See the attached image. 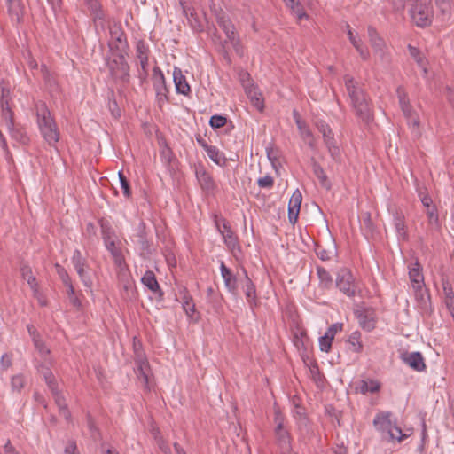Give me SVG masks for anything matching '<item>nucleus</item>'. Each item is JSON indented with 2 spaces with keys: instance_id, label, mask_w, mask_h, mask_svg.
Returning a JSON list of instances; mask_svg holds the SVG:
<instances>
[{
  "instance_id": "1",
  "label": "nucleus",
  "mask_w": 454,
  "mask_h": 454,
  "mask_svg": "<svg viewBox=\"0 0 454 454\" xmlns=\"http://www.w3.org/2000/svg\"><path fill=\"white\" fill-rule=\"evenodd\" d=\"M343 80L356 116L364 123L369 124L373 121V112L371 99L365 92L364 85L349 74H346Z\"/></svg>"
},
{
  "instance_id": "2",
  "label": "nucleus",
  "mask_w": 454,
  "mask_h": 454,
  "mask_svg": "<svg viewBox=\"0 0 454 454\" xmlns=\"http://www.w3.org/2000/svg\"><path fill=\"white\" fill-rule=\"evenodd\" d=\"M35 113L37 124L43 139L50 145H55L59 140V131L46 104L43 101L36 102Z\"/></svg>"
},
{
  "instance_id": "3",
  "label": "nucleus",
  "mask_w": 454,
  "mask_h": 454,
  "mask_svg": "<svg viewBox=\"0 0 454 454\" xmlns=\"http://www.w3.org/2000/svg\"><path fill=\"white\" fill-rule=\"evenodd\" d=\"M392 417L393 414L390 411H379L373 419V426L384 440L388 442L396 440L400 442L406 438V434L403 433L396 425V420Z\"/></svg>"
},
{
  "instance_id": "4",
  "label": "nucleus",
  "mask_w": 454,
  "mask_h": 454,
  "mask_svg": "<svg viewBox=\"0 0 454 454\" xmlns=\"http://www.w3.org/2000/svg\"><path fill=\"white\" fill-rule=\"evenodd\" d=\"M127 55L128 52H109L105 59L110 76L116 83L122 85L129 84L130 82V67L126 60Z\"/></svg>"
},
{
  "instance_id": "5",
  "label": "nucleus",
  "mask_w": 454,
  "mask_h": 454,
  "mask_svg": "<svg viewBox=\"0 0 454 454\" xmlns=\"http://www.w3.org/2000/svg\"><path fill=\"white\" fill-rule=\"evenodd\" d=\"M335 285L342 294L349 298L355 297L359 288L351 270L346 267L339 270L336 276Z\"/></svg>"
},
{
  "instance_id": "6",
  "label": "nucleus",
  "mask_w": 454,
  "mask_h": 454,
  "mask_svg": "<svg viewBox=\"0 0 454 454\" xmlns=\"http://www.w3.org/2000/svg\"><path fill=\"white\" fill-rule=\"evenodd\" d=\"M110 40L107 43L109 52H128L127 35L121 22L114 21L109 25Z\"/></svg>"
},
{
  "instance_id": "7",
  "label": "nucleus",
  "mask_w": 454,
  "mask_h": 454,
  "mask_svg": "<svg viewBox=\"0 0 454 454\" xmlns=\"http://www.w3.org/2000/svg\"><path fill=\"white\" fill-rule=\"evenodd\" d=\"M45 381L51 390L52 395L55 399V403L59 407V414L66 419L69 420L71 419V413L67 409L65 398L59 394L58 390V383L55 377L52 374L51 371H46L44 373Z\"/></svg>"
},
{
  "instance_id": "8",
  "label": "nucleus",
  "mask_w": 454,
  "mask_h": 454,
  "mask_svg": "<svg viewBox=\"0 0 454 454\" xmlns=\"http://www.w3.org/2000/svg\"><path fill=\"white\" fill-rule=\"evenodd\" d=\"M413 22L419 27H426L431 25L433 20V10L426 4H415L410 10Z\"/></svg>"
},
{
  "instance_id": "9",
  "label": "nucleus",
  "mask_w": 454,
  "mask_h": 454,
  "mask_svg": "<svg viewBox=\"0 0 454 454\" xmlns=\"http://www.w3.org/2000/svg\"><path fill=\"white\" fill-rule=\"evenodd\" d=\"M275 441L283 454H290L293 450L292 437L289 430L279 421L274 429Z\"/></svg>"
},
{
  "instance_id": "10",
  "label": "nucleus",
  "mask_w": 454,
  "mask_h": 454,
  "mask_svg": "<svg viewBox=\"0 0 454 454\" xmlns=\"http://www.w3.org/2000/svg\"><path fill=\"white\" fill-rule=\"evenodd\" d=\"M215 19L218 26L222 28L226 35L224 43H230L239 37L234 24L231 22L229 16L222 10L215 13Z\"/></svg>"
},
{
  "instance_id": "11",
  "label": "nucleus",
  "mask_w": 454,
  "mask_h": 454,
  "mask_svg": "<svg viewBox=\"0 0 454 454\" xmlns=\"http://www.w3.org/2000/svg\"><path fill=\"white\" fill-rule=\"evenodd\" d=\"M195 176L201 190L204 192L210 194L215 191L216 184L213 179L212 175L207 172L202 165H200L196 168Z\"/></svg>"
},
{
  "instance_id": "12",
  "label": "nucleus",
  "mask_w": 454,
  "mask_h": 454,
  "mask_svg": "<svg viewBox=\"0 0 454 454\" xmlns=\"http://www.w3.org/2000/svg\"><path fill=\"white\" fill-rule=\"evenodd\" d=\"M136 237L139 245L140 255L144 258L150 256L153 254V248L151 242L147 239L146 227L143 221L138 223Z\"/></svg>"
},
{
  "instance_id": "13",
  "label": "nucleus",
  "mask_w": 454,
  "mask_h": 454,
  "mask_svg": "<svg viewBox=\"0 0 454 454\" xmlns=\"http://www.w3.org/2000/svg\"><path fill=\"white\" fill-rule=\"evenodd\" d=\"M8 128L9 133L14 140L22 144L27 145L29 143V137L27 135L24 128L20 126H16L13 121V115H10L8 117L4 118Z\"/></svg>"
},
{
  "instance_id": "14",
  "label": "nucleus",
  "mask_w": 454,
  "mask_h": 454,
  "mask_svg": "<svg viewBox=\"0 0 454 454\" xmlns=\"http://www.w3.org/2000/svg\"><path fill=\"white\" fill-rule=\"evenodd\" d=\"M242 271L244 274V281L242 282V289L245 293L246 299L250 308L253 309L255 306H257V294L255 285L253 283L251 278L248 277L247 272L245 268H242Z\"/></svg>"
},
{
  "instance_id": "15",
  "label": "nucleus",
  "mask_w": 454,
  "mask_h": 454,
  "mask_svg": "<svg viewBox=\"0 0 454 454\" xmlns=\"http://www.w3.org/2000/svg\"><path fill=\"white\" fill-rule=\"evenodd\" d=\"M220 270L222 278L224 280L226 289L234 296L239 294L238 277L234 275L231 269H229L223 262H221Z\"/></svg>"
},
{
  "instance_id": "16",
  "label": "nucleus",
  "mask_w": 454,
  "mask_h": 454,
  "mask_svg": "<svg viewBox=\"0 0 454 454\" xmlns=\"http://www.w3.org/2000/svg\"><path fill=\"white\" fill-rule=\"evenodd\" d=\"M220 221L223 223V230H221L218 220H215V226L217 230L221 232L228 248L234 249L239 244L238 237L232 231L229 222L225 218H221Z\"/></svg>"
},
{
  "instance_id": "17",
  "label": "nucleus",
  "mask_w": 454,
  "mask_h": 454,
  "mask_svg": "<svg viewBox=\"0 0 454 454\" xmlns=\"http://www.w3.org/2000/svg\"><path fill=\"white\" fill-rule=\"evenodd\" d=\"M301 201L302 194L297 189L293 192L288 203V220L292 224H295L298 220Z\"/></svg>"
},
{
  "instance_id": "18",
  "label": "nucleus",
  "mask_w": 454,
  "mask_h": 454,
  "mask_svg": "<svg viewBox=\"0 0 454 454\" xmlns=\"http://www.w3.org/2000/svg\"><path fill=\"white\" fill-rule=\"evenodd\" d=\"M141 282L153 294L156 295L158 301H162L164 293L161 290L155 274L153 270H146L141 278Z\"/></svg>"
},
{
  "instance_id": "19",
  "label": "nucleus",
  "mask_w": 454,
  "mask_h": 454,
  "mask_svg": "<svg viewBox=\"0 0 454 454\" xmlns=\"http://www.w3.org/2000/svg\"><path fill=\"white\" fill-rule=\"evenodd\" d=\"M400 359L411 369H426L424 358L420 352H402L400 354Z\"/></svg>"
},
{
  "instance_id": "20",
  "label": "nucleus",
  "mask_w": 454,
  "mask_h": 454,
  "mask_svg": "<svg viewBox=\"0 0 454 454\" xmlns=\"http://www.w3.org/2000/svg\"><path fill=\"white\" fill-rule=\"evenodd\" d=\"M372 310L369 309L361 310L357 309L355 311V315L360 326L367 332H371L375 328V320L372 317Z\"/></svg>"
},
{
  "instance_id": "21",
  "label": "nucleus",
  "mask_w": 454,
  "mask_h": 454,
  "mask_svg": "<svg viewBox=\"0 0 454 454\" xmlns=\"http://www.w3.org/2000/svg\"><path fill=\"white\" fill-rule=\"evenodd\" d=\"M173 79L176 86V91L178 94L184 96L189 95L191 92L190 85L188 84L185 76L178 67H175L173 71Z\"/></svg>"
},
{
  "instance_id": "22",
  "label": "nucleus",
  "mask_w": 454,
  "mask_h": 454,
  "mask_svg": "<svg viewBox=\"0 0 454 454\" xmlns=\"http://www.w3.org/2000/svg\"><path fill=\"white\" fill-rule=\"evenodd\" d=\"M245 92L252 105L260 112H262L264 110V99L258 87L254 84H250V86L246 88Z\"/></svg>"
},
{
  "instance_id": "23",
  "label": "nucleus",
  "mask_w": 454,
  "mask_h": 454,
  "mask_svg": "<svg viewBox=\"0 0 454 454\" xmlns=\"http://www.w3.org/2000/svg\"><path fill=\"white\" fill-rule=\"evenodd\" d=\"M315 253L322 261H329L333 256L337 255V245L334 239H332L327 247H324L318 243L315 245Z\"/></svg>"
},
{
  "instance_id": "24",
  "label": "nucleus",
  "mask_w": 454,
  "mask_h": 454,
  "mask_svg": "<svg viewBox=\"0 0 454 454\" xmlns=\"http://www.w3.org/2000/svg\"><path fill=\"white\" fill-rule=\"evenodd\" d=\"M310 164L312 167V171L314 175L317 177L322 187L326 189L327 191L331 190L332 183L328 179L327 176L325 173L324 168L316 160L314 157L310 159Z\"/></svg>"
},
{
  "instance_id": "25",
  "label": "nucleus",
  "mask_w": 454,
  "mask_h": 454,
  "mask_svg": "<svg viewBox=\"0 0 454 454\" xmlns=\"http://www.w3.org/2000/svg\"><path fill=\"white\" fill-rule=\"evenodd\" d=\"M8 3V12L12 21L20 23L23 20V4L20 0H6Z\"/></svg>"
},
{
  "instance_id": "26",
  "label": "nucleus",
  "mask_w": 454,
  "mask_h": 454,
  "mask_svg": "<svg viewBox=\"0 0 454 454\" xmlns=\"http://www.w3.org/2000/svg\"><path fill=\"white\" fill-rule=\"evenodd\" d=\"M356 389L364 395L368 393L374 394L380 391V383L378 380L372 379H364L358 382Z\"/></svg>"
},
{
  "instance_id": "27",
  "label": "nucleus",
  "mask_w": 454,
  "mask_h": 454,
  "mask_svg": "<svg viewBox=\"0 0 454 454\" xmlns=\"http://www.w3.org/2000/svg\"><path fill=\"white\" fill-rule=\"evenodd\" d=\"M409 278L411 282L413 285H425L424 283V275L422 273V266L419 262L418 260H416L409 267Z\"/></svg>"
},
{
  "instance_id": "28",
  "label": "nucleus",
  "mask_w": 454,
  "mask_h": 454,
  "mask_svg": "<svg viewBox=\"0 0 454 454\" xmlns=\"http://www.w3.org/2000/svg\"><path fill=\"white\" fill-rule=\"evenodd\" d=\"M182 307L184 310L185 314L190 319H194L195 321H198L200 317L198 316L196 318H194V316L196 314V307L193 302L192 297L188 294L187 290H184V295L182 297Z\"/></svg>"
},
{
  "instance_id": "29",
  "label": "nucleus",
  "mask_w": 454,
  "mask_h": 454,
  "mask_svg": "<svg viewBox=\"0 0 454 454\" xmlns=\"http://www.w3.org/2000/svg\"><path fill=\"white\" fill-rule=\"evenodd\" d=\"M412 287L415 294V299L419 303L420 308L427 309V305L430 304V294L428 290L425 287V285H413Z\"/></svg>"
},
{
  "instance_id": "30",
  "label": "nucleus",
  "mask_w": 454,
  "mask_h": 454,
  "mask_svg": "<svg viewBox=\"0 0 454 454\" xmlns=\"http://www.w3.org/2000/svg\"><path fill=\"white\" fill-rule=\"evenodd\" d=\"M437 18L442 22L450 20L451 17V5L450 0H435Z\"/></svg>"
},
{
  "instance_id": "31",
  "label": "nucleus",
  "mask_w": 454,
  "mask_h": 454,
  "mask_svg": "<svg viewBox=\"0 0 454 454\" xmlns=\"http://www.w3.org/2000/svg\"><path fill=\"white\" fill-rule=\"evenodd\" d=\"M207 301L211 304L212 309L215 312H219V310L223 307V305H222V301H223L222 294L217 293V292H215V290L212 286H209L207 289Z\"/></svg>"
},
{
  "instance_id": "32",
  "label": "nucleus",
  "mask_w": 454,
  "mask_h": 454,
  "mask_svg": "<svg viewBox=\"0 0 454 454\" xmlns=\"http://www.w3.org/2000/svg\"><path fill=\"white\" fill-rule=\"evenodd\" d=\"M368 35L370 37V42L372 43V48L374 49L376 53H379L381 57L383 56V46L384 41L379 36L375 28L369 27H368Z\"/></svg>"
},
{
  "instance_id": "33",
  "label": "nucleus",
  "mask_w": 454,
  "mask_h": 454,
  "mask_svg": "<svg viewBox=\"0 0 454 454\" xmlns=\"http://www.w3.org/2000/svg\"><path fill=\"white\" fill-rule=\"evenodd\" d=\"M394 225L395 231L398 234L399 239L403 240H406L408 239V234L406 231V224L404 220V215L400 213H395L394 215Z\"/></svg>"
},
{
  "instance_id": "34",
  "label": "nucleus",
  "mask_w": 454,
  "mask_h": 454,
  "mask_svg": "<svg viewBox=\"0 0 454 454\" xmlns=\"http://www.w3.org/2000/svg\"><path fill=\"white\" fill-rule=\"evenodd\" d=\"M107 99H108L107 106H108V109H109L112 116L114 119H119L121 117V108L118 106V103H117V100H116V97H115V93H114V90H112V89L108 90V91H107Z\"/></svg>"
},
{
  "instance_id": "35",
  "label": "nucleus",
  "mask_w": 454,
  "mask_h": 454,
  "mask_svg": "<svg viewBox=\"0 0 454 454\" xmlns=\"http://www.w3.org/2000/svg\"><path fill=\"white\" fill-rule=\"evenodd\" d=\"M1 99H0V105L3 110V118L8 117L10 115H13L12 111L10 107V90L5 87H2L1 90Z\"/></svg>"
},
{
  "instance_id": "36",
  "label": "nucleus",
  "mask_w": 454,
  "mask_h": 454,
  "mask_svg": "<svg viewBox=\"0 0 454 454\" xmlns=\"http://www.w3.org/2000/svg\"><path fill=\"white\" fill-rule=\"evenodd\" d=\"M285 3L286 6L291 9L292 13L295 15L298 20L309 18L308 14L304 11L303 5L299 0H285Z\"/></svg>"
},
{
  "instance_id": "37",
  "label": "nucleus",
  "mask_w": 454,
  "mask_h": 454,
  "mask_svg": "<svg viewBox=\"0 0 454 454\" xmlns=\"http://www.w3.org/2000/svg\"><path fill=\"white\" fill-rule=\"evenodd\" d=\"M206 152L209 159L218 166L223 167L226 164L227 160L223 153L220 152L216 146L210 145Z\"/></svg>"
},
{
  "instance_id": "38",
  "label": "nucleus",
  "mask_w": 454,
  "mask_h": 454,
  "mask_svg": "<svg viewBox=\"0 0 454 454\" xmlns=\"http://www.w3.org/2000/svg\"><path fill=\"white\" fill-rule=\"evenodd\" d=\"M20 273L22 278L27 280L31 289L36 292L38 288V284L35 277L33 275L31 267L27 264L22 265L20 267Z\"/></svg>"
},
{
  "instance_id": "39",
  "label": "nucleus",
  "mask_w": 454,
  "mask_h": 454,
  "mask_svg": "<svg viewBox=\"0 0 454 454\" xmlns=\"http://www.w3.org/2000/svg\"><path fill=\"white\" fill-rule=\"evenodd\" d=\"M317 273L320 280V286L324 288H330L333 285L331 274L322 266H317Z\"/></svg>"
},
{
  "instance_id": "40",
  "label": "nucleus",
  "mask_w": 454,
  "mask_h": 454,
  "mask_svg": "<svg viewBox=\"0 0 454 454\" xmlns=\"http://www.w3.org/2000/svg\"><path fill=\"white\" fill-rule=\"evenodd\" d=\"M318 131L322 133L325 144L334 140V134L330 126L324 121H319L316 124Z\"/></svg>"
},
{
  "instance_id": "41",
  "label": "nucleus",
  "mask_w": 454,
  "mask_h": 454,
  "mask_svg": "<svg viewBox=\"0 0 454 454\" xmlns=\"http://www.w3.org/2000/svg\"><path fill=\"white\" fill-rule=\"evenodd\" d=\"M296 415L299 417V421H298V427H299V430L302 433V434H309L310 433V428L309 427V419L308 418L305 416V413L303 411V409L300 406H296Z\"/></svg>"
},
{
  "instance_id": "42",
  "label": "nucleus",
  "mask_w": 454,
  "mask_h": 454,
  "mask_svg": "<svg viewBox=\"0 0 454 454\" xmlns=\"http://www.w3.org/2000/svg\"><path fill=\"white\" fill-rule=\"evenodd\" d=\"M348 38H349L351 43L353 44V46L359 52L361 58L363 59L366 60L368 59V57H369V51H367V49L363 46V44L360 42V40H357L354 36L353 33L350 30L348 32Z\"/></svg>"
},
{
  "instance_id": "43",
  "label": "nucleus",
  "mask_w": 454,
  "mask_h": 454,
  "mask_svg": "<svg viewBox=\"0 0 454 454\" xmlns=\"http://www.w3.org/2000/svg\"><path fill=\"white\" fill-rule=\"evenodd\" d=\"M98 223H99V225L101 228L102 238L104 239V242H106V240L113 239L114 231L110 223L104 218L100 219L98 221Z\"/></svg>"
},
{
  "instance_id": "44",
  "label": "nucleus",
  "mask_w": 454,
  "mask_h": 454,
  "mask_svg": "<svg viewBox=\"0 0 454 454\" xmlns=\"http://www.w3.org/2000/svg\"><path fill=\"white\" fill-rule=\"evenodd\" d=\"M66 287L69 302L72 304L74 308H75L77 310H80L82 309V301L78 295L76 294L73 284L67 286Z\"/></svg>"
},
{
  "instance_id": "45",
  "label": "nucleus",
  "mask_w": 454,
  "mask_h": 454,
  "mask_svg": "<svg viewBox=\"0 0 454 454\" xmlns=\"http://www.w3.org/2000/svg\"><path fill=\"white\" fill-rule=\"evenodd\" d=\"M348 341L353 347L355 352L360 353L363 351L364 346L361 341V333L359 331L353 332Z\"/></svg>"
},
{
  "instance_id": "46",
  "label": "nucleus",
  "mask_w": 454,
  "mask_h": 454,
  "mask_svg": "<svg viewBox=\"0 0 454 454\" xmlns=\"http://www.w3.org/2000/svg\"><path fill=\"white\" fill-rule=\"evenodd\" d=\"M118 177H119V181H120V184H121V188L122 190L123 195L128 199L130 198L132 192H131L129 181L125 176V175L123 174L122 171L118 172Z\"/></svg>"
},
{
  "instance_id": "47",
  "label": "nucleus",
  "mask_w": 454,
  "mask_h": 454,
  "mask_svg": "<svg viewBox=\"0 0 454 454\" xmlns=\"http://www.w3.org/2000/svg\"><path fill=\"white\" fill-rule=\"evenodd\" d=\"M266 153L269 160L272 164L274 168L277 167L279 163V156L280 152L278 148L274 147L273 145H270L266 147Z\"/></svg>"
},
{
  "instance_id": "48",
  "label": "nucleus",
  "mask_w": 454,
  "mask_h": 454,
  "mask_svg": "<svg viewBox=\"0 0 454 454\" xmlns=\"http://www.w3.org/2000/svg\"><path fill=\"white\" fill-rule=\"evenodd\" d=\"M362 229L365 231L366 236L373 235L375 228L369 212L363 215Z\"/></svg>"
},
{
  "instance_id": "49",
  "label": "nucleus",
  "mask_w": 454,
  "mask_h": 454,
  "mask_svg": "<svg viewBox=\"0 0 454 454\" xmlns=\"http://www.w3.org/2000/svg\"><path fill=\"white\" fill-rule=\"evenodd\" d=\"M408 50H409L410 55L414 59V60L416 61V63L419 67L425 66V63L427 62V60L425 57H423L421 55L419 48L409 44Z\"/></svg>"
},
{
  "instance_id": "50",
  "label": "nucleus",
  "mask_w": 454,
  "mask_h": 454,
  "mask_svg": "<svg viewBox=\"0 0 454 454\" xmlns=\"http://www.w3.org/2000/svg\"><path fill=\"white\" fill-rule=\"evenodd\" d=\"M153 89L166 82L165 76L159 67H154L153 69Z\"/></svg>"
},
{
  "instance_id": "51",
  "label": "nucleus",
  "mask_w": 454,
  "mask_h": 454,
  "mask_svg": "<svg viewBox=\"0 0 454 454\" xmlns=\"http://www.w3.org/2000/svg\"><path fill=\"white\" fill-rule=\"evenodd\" d=\"M154 90L156 92V98L160 105L168 101V89L166 85V82L155 88Z\"/></svg>"
},
{
  "instance_id": "52",
  "label": "nucleus",
  "mask_w": 454,
  "mask_h": 454,
  "mask_svg": "<svg viewBox=\"0 0 454 454\" xmlns=\"http://www.w3.org/2000/svg\"><path fill=\"white\" fill-rule=\"evenodd\" d=\"M325 145L333 160L336 162H340L341 160V154L340 148L336 145L335 139L326 143Z\"/></svg>"
},
{
  "instance_id": "53",
  "label": "nucleus",
  "mask_w": 454,
  "mask_h": 454,
  "mask_svg": "<svg viewBox=\"0 0 454 454\" xmlns=\"http://www.w3.org/2000/svg\"><path fill=\"white\" fill-rule=\"evenodd\" d=\"M227 117L220 114H215L211 116L209 120V125L212 129H216L223 128L227 123Z\"/></svg>"
},
{
  "instance_id": "54",
  "label": "nucleus",
  "mask_w": 454,
  "mask_h": 454,
  "mask_svg": "<svg viewBox=\"0 0 454 454\" xmlns=\"http://www.w3.org/2000/svg\"><path fill=\"white\" fill-rule=\"evenodd\" d=\"M72 263H73L74 269L87 266V260L82 254V252L80 250H78V249L74 250L73 256H72Z\"/></svg>"
},
{
  "instance_id": "55",
  "label": "nucleus",
  "mask_w": 454,
  "mask_h": 454,
  "mask_svg": "<svg viewBox=\"0 0 454 454\" xmlns=\"http://www.w3.org/2000/svg\"><path fill=\"white\" fill-rule=\"evenodd\" d=\"M135 349V361L137 364V369H144L148 366V362L141 350H138L136 343L134 344Z\"/></svg>"
},
{
  "instance_id": "56",
  "label": "nucleus",
  "mask_w": 454,
  "mask_h": 454,
  "mask_svg": "<svg viewBox=\"0 0 454 454\" xmlns=\"http://www.w3.org/2000/svg\"><path fill=\"white\" fill-rule=\"evenodd\" d=\"M136 54L137 59H145L149 56V48L144 40H139L136 45Z\"/></svg>"
},
{
  "instance_id": "57",
  "label": "nucleus",
  "mask_w": 454,
  "mask_h": 454,
  "mask_svg": "<svg viewBox=\"0 0 454 454\" xmlns=\"http://www.w3.org/2000/svg\"><path fill=\"white\" fill-rule=\"evenodd\" d=\"M396 95L399 100L400 107H406L411 106L408 95L403 86H398L396 89Z\"/></svg>"
},
{
  "instance_id": "58",
  "label": "nucleus",
  "mask_w": 454,
  "mask_h": 454,
  "mask_svg": "<svg viewBox=\"0 0 454 454\" xmlns=\"http://www.w3.org/2000/svg\"><path fill=\"white\" fill-rule=\"evenodd\" d=\"M55 268H56L57 273H58L59 278L61 279L63 285L65 286L71 285L72 280H71V278L69 277L67 271L66 270V269L64 267H62L61 265H59V263L55 264Z\"/></svg>"
},
{
  "instance_id": "59",
  "label": "nucleus",
  "mask_w": 454,
  "mask_h": 454,
  "mask_svg": "<svg viewBox=\"0 0 454 454\" xmlns=\"http://www.w3.org/2000/svg\"><path fill=\"white\" fill-rule=\"evenodd\" d=\"M426 215L430 224H438L439 216L437 207L434 205L429 208H426Z\"/></svg>"
},
{
  "instance_id": "60",
  "label": "nucleus",
  "mask_w": 454,
  "mask_h": 454,
  "mask_svg": "<svg viewBox=\"0 0 454 454\" xmlns=\"http://www.w3.org/2000/svg\"><path fill=\"white\" fill-rule=\"evenodd\" d=\"M333 339L328 334L325 333L323 336L319 338V347L320 350L324 352H328L331 349Z\"/></svg>"
},
{
  "instance_id": "61",
  "label": "nucleus",
  "mask_w": 454,
  "mask_h": 454,
  "mask_svg": "<svg viewBox=\"0 0 454 454\" xmlns=\"http://www.w3.org/2000/svg\"><path fill=\"white\" fill-rule=\"evenodd\" d=\"M24 377L22 373L12 377L11 385L13 390L20 391L24 386Z\"/></svg>"
},
{
  "instance_id": "62",
  "label": "nucleus",
  "mask_w": 454,
  "mask_h": 454,
  "mask_svg": "<svg viewBox=\"0 0 454 454\" xmlns=\"http://www.w3.org/2000/svg\"><path fill=\"white\" fill-rule=\"evenodd\" d=\"M75 270L83 285L87 287H91L92 280L85 271V267L75 268Z\"/></svg>"
},
{
  "instance_id": "63",
  "label": "nucleus",
  "mask_w": 454,
  "mask_h": 454,
  "mask_svg": "<svg viewBox=\"0 0 454 454\" xmlns=\"http://www.w3.org/2000/svg\"><path fill=\"white\" fill-rule=\"evenodd\" d=\"M238 75L242 86L244 87V90H246L247 86H250V84H254L251 79V75L248 72L240 69Z\"/></svg>"
},
{
  "instance_id": "64",
  "label": "nucleus",
  "mask_w": 454,
  "mask_h": 454,
  "mask_svg": "<svg viewBox=\"0 0 454 454\" xmlns=\"http://www.w3.org/2000/svg\"><path fill=\"white\" fill-rule=\"evenodd\" d=\"M442 286L444 294V298H451L454 297V291L452 288V285L447 278H442Z\"/></svg>"
}]
</instances>
